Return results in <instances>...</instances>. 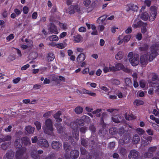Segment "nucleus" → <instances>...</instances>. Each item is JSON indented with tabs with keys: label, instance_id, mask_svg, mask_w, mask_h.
<instances>
[{
	"label": "nucleus",
	"instance_id": "obj_1",
	"mask_svg": "<svg viewBox=\"0 0 159 159\" xmlns=\"http://www.w3.org/2000/svg\"><path fill=\"white\" fill-rule=\"evenodd\" d=\"M150 52L142 54L140 57V62L141 65L145 66L148 61H151L158 55L159 54V44L156 43L151 47Z\"/></svg>",
	"mask_w": 159,
	"mask_h": 159
},
{
	"label": "nucleus",
	"instance_id": "obj_2",
	"mask_svg": "<svg viewBox=\"0 0 159 159\" xmlns=\"http://www.w3.org/2000/svg\"><path fill=\"white\" fill-rule=\"evenodd\" d=\"M42 128L44 133L51 136L54 135L53 132V125L50 119H48L46 120L45 125L43 126Z\"/></svg>",
	"mask_w": 159,
	"mask_h": 159
},
{
	"label": "nucleus",
	"instance_id": "obj_3",
	"mask_svg": "<svg viewBox=\"0 0 159 159\" xmlns=\"http://www.w3.org/2000/svg\"><path fill=\"white\" fill-rule=\"evenodd\" d=\"M131 65L133 66L137 65L139 62V56L138 54L130 52L128 56Z\"/></svg>",
	"mask_w": 159,
	"mask_h": 159
},
{
	"label": "nucleus",
	"instance_id": "obj_4",
	"mask_svg": "<svg viewBox=\"0 0 159 159\" xmlns=\"http://www.w3.org/2000/svg\"><path fill=\"white\" fill-rule=\"evenodd\" d=\"M26 149L25 147H23L17 150L16 153L15 157L16 159H27L24 157V154L26 152Z\"/></svg>",
	"mask_w": 159,
	"mask_h": 159
},
{
	"label": "nucleus",
	"instance_id": "obj_5",
	"mask_svg": "<svg viewBox=\"0 0 159 159\" xmlns=\"http://www.w3.org/2000/svg\"><path fill=\"white\" fill-rule=\"evenodd\" d=\"M79 152L78 150L74 149L70 151V157L68 156L65 155L66 159H70V158L72 159H76L79 156Z\"/></svg>",
	"mask_w": 159,
	"mask_h": 159
},
{
	"label": "nucleus",
	"instance_id": "obj_6",
	"mask_svg": "<svg viewBox=\"0 0 159 159\" xmlns=\"http://www.w3.org/2000/svg\"><path fill=\"white\" fill-rule=\"evenodd\" d=\"M43 151L41 150H39L37 152L36 149H33L31 152L30 155L33 159H40L41 157L39 154H42Z\"/></svg>",
	"mask_w": 159,
	"mask_h": 159
},
{
	"label": "nucleus",
	"instance_id": "obj_7",
	"mask_svg": "<svg viewBox=\"0 0 159 159\" xmlns=\"http://www.w3.org/2000/svg\"><path fill=\"white\" fill-rule=\"evenodd\" d=\"M151 12L149 16V20L150 21H153L156 18V16L157 13V7L155 6H152L151 7Z\"/></svg>",
	"mask_w": 159,
	"mask_h": 159
},
{
	"label": "nucleus",
	"instance_id": "obj_8",
	"mask_svg": "<svg viewBox=\"0 0 159 159\" xmlns=\"http://www.w3.org/2000/svg\"><path fill=\"white\" fill-rule=\"evenodd\" d=\"M139 156V152L134 149L131 150L128 155L129 159H138Z\"/></svg>",
	"mask_w": 159,
	"mask_h": 159
},
{
	"label": "nucleus",
	"instance_id": "obj_9",
	"mask_svg": "<svg viewBox=\"0 0 159 159\" xmlns=\"http://www.w3.org/2000/svg\"><path fill=\"white\" fill-rule=\"evenodd\" d=\"M37 144L39 146L41 147L42 148H46L49 146L48 141L44 139H39Z\"/></svg>",
	"mask_w": 159,
	"mask_h": 159
},
{
	"label": "nucleus",
	"instance_id": "obj_10",
	"mask_svg": "<svg viewBox=\"0 0 159 159\" xmlns=\"http://www.w3.org/2000/svg\"><path fill=\"white\" fill-rule=\"evenodd\" d=\"M48 30L51 34H58L59 33L58 30L57 26L54 23L51 22L49 24Z\"/></svg>",
	"mask_w": 159,
	"mask_h": 159
},
{
	"label": "nucleus",
	"instance_id": "obj_11",
	"mask_svg": "<svg viewBox=\"0 0 159 159\" xmlns=\"http://www.w3.org/2000/svg\"><path fill=\"white\" fill-rule=\"evenodd\" d=\"M61 146V143L59 141H53L52 143V148L56 151L60 150Z\"/></svg>",
	"mask_w": 159,
	"mask_h": 159
},
{
	"label": "nucleus",
	"instance_id": "obj_12",
	"mask_svg": "<svg viewBox=\"0 0 159 159\" xmlns=\"http://www.w3.org/2000/svg\"><path fill=\"white\" fill-rule=\"evenodd\" d=\"M115 66L116 71L120 70H122L124 71L128 72L129 71V70L127 68L124 67V66L120 63H117L115 64Z\"/></svg>",
	"mask_w": 159,
	"mask_h": 159
},
{
	"label": "nucleus",
	"instance_id": "obj_13",
	"mask_svg": "<svg viewBox=\"0 0 159 159\" xmlns=\"http://www.w3.org/2000/svg\"><path fill=\"white\" fill-rule=\"evenodd\" d=\"M92 109H90V116L93 117V116H99L101 114V109H98L96 111H92Z\"/></svg>",
	"mask_w": 159,
	"mask_h": 159
},
{
	"label": "nucleus",
	"instance_id": "obj_14",
	"mask_svg": "<svg viewBox=\"0 0 159 159\" xmlns=\"http://www.w3.org/2000/svg\"><path fill=\"white\" fill-rule=\"evenodd\" d=\"M14 155V152L11 150L8 151L3 157V159H13Z\"/></svg>",
	"mask_w": 159,
	"mask_h": 159
},
{
	"label": "nucleus",
	"instance_id": "obj_15",
	"mask_svg": "<svg viewBox=\"0 0 159 159\" xmlns=\"http://www.w3.org/2000/svg\"><path fill=\"white\" fill-rule=\"evenodd\" d=\"M61 115V112L60 111H58L56 113L54 114L53 117L57 122H61L62 120L60 118V116Z\"/></svg>",
	"mask_w": 159,
	"mask_h": 159
},
{
	"label": "nucleus",
	"instance_id": "obj_16",
	"mask_svg": "<svg viewBox=\"0 0 159 159\" xmlns=\"http://www.w3.org/2000/svg\"><path fill=\"white\" fill-rule=\"evenodd\" d=\"M15 146L16 148H18V149L21 148L22 146V142L20 138L17 139L15 141Z\"/></svg>",
	"mask_w": 159,
	"mask_h": 159
},
{
	"label": "nucleus",
	"instance_id": "obj_17",
	"mask_svg": "<svg viewBox=\"0 0 159 159\" xmlns=\"http://www.w3.org/2000/svg\"><path fill=\"white\" fill-rule=\"evenodd\" d=\"M54 126L56 128L58 133L62 134L63 132V128L62 125L60 123H55Z\"/></svg>",
	"mask_w": 159,
	"mask_h": 159
},
{
	"label": "nucleus",
	"instance_id": "obj_18",
	"mask_svg": "<svg viewBox=\"0 0 159 159\" xmlns=\"http://www.w3.org/2000/svg\"><path fill=\"white\" fill-rule=\"evenodd\" d=\"M85 59V56L84 54L81 53L80 54L77 58V61L78 62H82Z\"/></svg>",
	"mask_w": 159,
	"mask_h": 159
},
{
	"label": "nucleus",
	"instance_id": "obj_19",
	"mask_svg": "<svg viewBox=\"0 0 159 159\" xmlns=\"http://www.w3.org/2000/svg\"><path fill=\"white\" fill-rule=\"evenodd\" d=\"M22 143H23L24 145L27 146L28 144H31L30 140V139L27 137H23L21 139Z\"/></svg>",
	"mask_w": 159,
	"mask_h": 159
},
{
	"label": "nucleus",
	"instance_id": "obj_20",
	"mask_svg": "<svg viewBox=\"0 0 159 159\" xmlns=\"http://www.w3.org/2000/svg\"><path fill=\"white\" fill-rule=\"evenodd\" d=\"M35 128L30 125L26 126L25 127V130L29 134H33L34 130Z\"/></svg>",
	"mask_w": 159,
	"mask_h": 159
},
{
	"label": "nucleus",
	"instance_id": "obj_21",
	"mask_svg": "<svg viewBox=\"0 0 159 159\" xmlns=\"http://www.w3.org/2000/svg\"><path fill=\"white\" fill-rule=\"evenodd\" d=\"M143 24V23L139 20H134V22L133 24V26L134 28H136L141 27Z\"/></svg>",
	"mask_w": 159,
	"mask_h": 159
},
{
	"label": "nucleus",
	"instance_id": "obj_22",
	"mask_svg": "<svg viewBox=\"0 0 159 159\" xmlns=\"http://www.w3.org/2000/svg\"><path fill=\"white\" fill-rule=\"evenodd\" d=\"M11 144V142H6L3 143L1 146V148L4 150H6Z\"/></svg>",
	"mask_w": 159,
	"mask_h": 159
},
{
	"label": "nucleus",
	"instance_id": "obj_23",
	"mask_svg": "<svg viewBox=\"0 0 159 159\" xmlns=\"http://www.w3.org/2000/svg\"><path fill=\"white\" fill-rule=\"evenodd\" d=\"M72 135L74 137H75L76 140L79 139V131L77 129H74L72 130Z\"/></svg>",
	"mask_w": 159,
	"mask_h": 159
},
{
	"label": "nucleus",
	"instance_id": "obj_24",
	"mask_svg": "<svg viewBox=\"0 0 159 159\" xmlns=\"http://www.w3.org/2000/svg\"><path fill=\"white\" fill-rule=\"evenodd\" d=\"M74 40L76 43H79L82 40L83 37L80 34H77L73 36Z\"/></svg>",
	"mask_w": 159,
	"mask_h": 159
},
{
	"label": "nucleus",
	"instance_id": "obj_25",
	"mask_svg": "<svg viewBox=\"0 0 159 159\" xmlns=\"http://www.w3.org/2000/svg\"><path fill=\"white\" fill-rule=\"evenodd\" d=\"M55 58V56L53 53L50 52L48 53L47 56V60L48 62L52 61Z\"/></svg>",
	"mask_w": 159,
	"mask_h": 159
},
{
	"label": "nucleus",
	"instance_id": "obj_26",
	"mask_svg": "<svg viewBox=\"0 0 159 159\" xmlns=\"http://www.w3.org/2000/svg\"><path fill=\"white\" fill-rule=\"evenodd\" d=\"M121 119V117L119 115H117L112 117V120L115 122L118 123Z\"/></svg>",
	"mask_w": 159,
	"mask_h": 159
},
{
	"label": "nucleus",
	"instance_id": "obj_27",
	"mask_svg": "<svg viewBox=\"0 0 159 159\" xmlns=\"http://www.w3.org/2000/svg\"><path fill=\"white\" fill-rule=\"evenodd\" d=\"M140 140V138L139 136L137 134H135L133 139V142L134 143H138Z\"/></svg>",
	"mask_w": 159,
	"mask_h": 159
},
{
	"label": "nucleus",
	"instance_id": "obj_28",
	"mask_svg": "<svg viewBox=\"0 0 159 159\" xmlns=\"http://www.w3.org/2000/svg\"><path fill=\"white\" fill-rule=\"evenodd\" d=\"M123 55V53L122 52L119 51L115 55V58L117 60H119L121 59Z\"/></svg>",
	"mask_w": 159,
	"mask_h": 159
},
{
	"label": "nucleus",
	"instance_id": "obj_29",
	"mask_svg": "<svg viewBox=\"0 0 159 159\" xmlns=\"http://www.w3.org/2000/svg\"><path fill=\"white\" fill-rule=\"evenodd\" d=\"M144 102L140 100L136 99L134 102V104L136 106H139L142 105L144 104Z\"/></svg>",
	"mask_w": 159,
	"mask_h": 159
},
{
	"label": "nucleus",
	"instance_id": "obj_30",
	"mask_svg": "<svg viewBox=\"0 0 159 159\" xmlns=\"http://www.w3.org/2000/svg\"><path fill=\"white\" fill-rule=\"evenodd\" d=\"M49 40L51 41H57L58 40V38L57 35H52L48 37Z\"/></svg>",
	"mask_w": 159,
	"mask_h": 159
},
{
	"label": "nucleus",
	"instance_id": "obj_31",
	"mask_svg": "<svg viewBox=\"0 0 159 159\" xmlns=\"http://www.w3.org/2000/svg\"><path fill=\"white\" fill-rule=\"evenodd\" d=\"M149 16L148 14L146 12H144L141 15V18L143 20L146 21L148 19Z\"/></svg>",
	"mask_w": 159,
	"mask_h": 159
},
{
	"label": "nucleus",
	"instance_id": "obj_32",
	"mask_svg": "<svg viewBox=\"0 0 159 159\" xmlns=\"http://www.w3.org/2000/svg\"><path fill=\"white\" fill-rule=\"evenodd\" d=\"M63 147L65 151L66 152H68L70 149V146L67 143H65L64 144Z\"/></svg>",
	"mask_w": 159,
	"mask_h": 159
},
{
	"label": "nucleus",
	"instance_id": "obj_33",
	"mask_svg": "<svg viewBox=\"0 0 159 159\" xmlns=\"http://www.w3.org/2000/svg\"><path fill=\"white\" fill-rule=\"evenodd\" d=\"M83 111V109L82 107L79 106L76 107L75 109V112L78 114H80L82 113Z\"/></svg>",
	"mask_w": 159,
	"mask_h": 159
},
{
	"label": "nucleus",
	"instance_id": "obj_34",
	"mask_svg": "<svg viewBox=\"0 0 159 159\" xmlns=\"http://www.w3.org/2000/svg\"><path fill=\"white\" fill-rule=\"evenodd\" d=\"M76 125L77 126H82L84 125V121L81 119H77L75 121Z\"/></svg>",
	"mask_w": 159,
	"mask_h": 159
},
{
	"label": "nucleus",
	"instance_id": "obj_35",
	"mask_svg": "<svg viewBox=\"0 0 159 159\" xmlns=\"http://www.w3.org/2000/svg\"><path fill=\"white\" fill-rule=\"evenodd\" d=\"M70 8L74 9L75 12L76 11L78 13H80V8L78 5H71Z\"/></svg>",
	"mask_w": 159,
	"mask_h": 159
},
{
	"label": "nucleus",
	"instance_id": "obj_36",
	"mask_svg": "<svg viewBox=\"0 0 159 159\" xmlns=\"http://www.w3.org/2000/svg\"><path fill=\"white\" fill-rule=\"evenodd\" d=\"M11 136L10 135H7L4 136V137L2 138V141H10L11 140Z\"/></svg>",
	"mask_w": 159,
	"mask_h": 159
},
{
	"label": "nucleus",
	"instance_id": "obj_37",
	"mask_svg": "<svg viewBox=\"0 0 159 159\" xmlns=\"http://www.w3.org/2000/svg\"><path fill=\"white\" fill-rule=\"evenodd\" d=\"M34 124L35 125L36 129L38 130H39L41 129V123L38 121H36L34 122Z\"/></svg>",
	"mask_w": 159,
	"mask_h": 159
},
{
	"label": "nucleus",
	"instance_id": "obj_38",
	"mask_svg": "<svg viewBox=\"0 0 159 159\" xmlns=\"http://www.w3.org/2000/svg\"><path fill=\"white\" fill-rule=\"evenodd\" d=\"M107 16H103L99 17L97 20V21L99 23H102L106 19Z\"/></svg>",
	"mask_w": 159,
	"mask_h": 159
},
{
	"label": "nucleus",
	"instance_id": "obj_39",
	"mask_svg": "<svg viewBox=\"0 0 159 159\" xmlns=\"http://www.w3.org/2000/svg\"><path fill=\"white\" fill-rule=\"evenodd\" d=\"M136 130L138 133L140 135L143 134L144 135L145 133V131L143 129L140 128H137L136 129Z\"/></svg>",
	"mask_w": 159,
	"mask_h": 159
},
{
	"label": "nucleus",
	"instance_id": "obj_40",
	"mask_svg": "<svg viewBox=\"0 0 159 159\" xmlns=\"http://www.w3.org/2000/svg\"><path fill=\"white\" fill-rule=\"evenodd\" d=\"M157 149V147L155 146L152 147H149L148 150V152L152 153V154L153 152H154Z\"/></svg>",
	"mask_w": 159,
	"mask_h": 159
},
{
	"label": "nucleus",
	"instance_id": "obj_41",
	"mask_svg": "<svg viewBox=\"0 0 159 159\" xmlns=\"http://www.w3.org/2000/svg\"><path fill=\"white\" fill-rule=\"evenodd\" d=\"M143 139H145L148 143L151 142L152 140V138L151 136H147L146 135L144 134L143 136Z\"/></svg>",
	"mask_w": 159,
	"mask_h": 159
},
{
	"label": "nucleus",
	"instance_id": "obj_42",
	"mask_svg": "<svg viewBox=\"0 0 159 159\" xmlns=\"http://www.w3.org/2000/svg\"><path fill=\"white\" fill-rule=\"evenodd\" d=\"M131 38L130 35H127L125 36L123 38V41L125 43L128 42Z\"/></svg>",
	"mask_w": 159,
	"mask_h": 159
},
{
	"label": "nucleus",
	"instance_id": "obj_43",
	"mask_svg": "<svg viewBox=\"0 0 159 159\" xmlns=\"http://www.w3.org/2000/svg\"><path fill=\"white\" fill-rule=\"evenodd\" d=\"M81 153L82 155H85L87 153V151L86 150L85 148L81 147L80 148Z\"/></svg>",
	"mask_w": 159,
	"mask_h": 159
},
{
	"label": "nucleus",
	"instance_id": "obj_44",
	"mask_svg": "<svg viewBox=\"0 0 159 159\" xmlns=\"http://www.w3.org/2000/svg\"><path fill=\"white\" fill-rule=\"evenodd\" d=\"M52 113V111H48L43 114V117L45 118H47L48 117L50 116L51 115V114Z\"/></svg>",
	"mask_w": 159,
	"mask_h": 159
},
{
	"label": "nucleus",
	"instance_id": "obj_45",
	"mask_svg": "<svg viewBox=\"0 0 159 159\" xmlns=\"http://www.w3.org/2000/svg\"><path fill=\"white\" fill-rule=\"evenodd\" d=\"M108 97V98L110 99L114 100L117 98V97L115 95H111L110 94L109 92H108L107 94Z\"/></svg>",
	"mask_w": 159,
	"mask_h": 159
},
{
	"label": "nucleus",
	"instance_id": "obj_46",
	"mask_svg": "<svg viewBox=\"0 0 159 159\" xmlns=\"http://www.w3.org/2000/svg\"><path fill=\"white\" fill-rule=\"evenodd\" d=\"M142 144L143 146H146L148 145L149 143L145 139H143V138H141Z\"/></svg>",
	"mask_w": 159,
	"mask_h": 159
},
{
	"label": "nucleus",
	"instance_id": "obj_47",
	"mask_svg": "<svg viewBox=\"0 0 159 159\" xmlns=\"http://www.w3.org/2000/svg\"><path fill=\"white\" fill-rule=\"evenodd\" d=\"M59 25L60 27L62 29L65 30L66 29V24H63L59 22Z\"/></svg>",
	"mask_w": 159,
	"mask_h": 159
},
{
	"label": "nucleus",
	"instance_id": "obj_48",
	"mask_svg": "<svg viewBox=\"0 0 159 159\" xmlns=\"http://www.w3.org/2000/svg\"><path fill=\"white\" fill-rule=\"evenodd\" d=\"M84 4L86 7H87L88 9H89V0H84Z\"/></svg>",
	"mask_w": 159,
	"mask_h": 159
},
{
	"label": "nucleus",
	"instance_id": "obj_49",
	"mask_svg": "<svg viewBox=\"0 0 159 159\" xmlns=\"http://www.w3.org/2000/svg\"><path fill=\"white\" fill-rule=\"evenodd\" d=\"M131 10L134 11H136L138 9V7L136 5H132L130 6Z\"/></svg>",
	"mask_w": 159,
	"mask_h": 159
},
{
	"label": "nucleus",
	"instance_id": "obj_50",
	"mask_svg": "<svg viewBox=\"0 0 159 159\" xmlns=\"http://www.w3.org/2000/svg\"><path fill=\"white\" fill-rule=\"evenodd\" d=\"M125 118L127 120H132L134 118V117L133 115H129L126 114L125 116Z\"/></svg>",
	"mask_w": 159,
	"mask_h": 159
},
{
	"label": "nucleus",
	"instance_id": "obj_51",
	"mask_svg": "<svg viewBox=\"0 0 159 159\" xmlns=\"http://www.w3.org/2000/svg\"><path fill=\"white\" fill-rule=\"evenodd\" d=\"M14 11L17 16L20 15L21 13V11H20L17 8L14 9Z\"/></svg>",
	"mask_w": 159,
	"mask_h": 159
},
{
	"label": "nucleus",
	"instance_id": "obj_52",
	"mask_svg": "<svg viewBox=\"0 0 159 159\" xmlns=\"http://www.w3.org/2000/svg\"><path fill=\"white\" fill-rule=\"evenodd\" d=\"M56 46L57 48L60 49H62L64 48V44L62 43H57L56 44Z\"/></svg>",
	"mask_w": 159,
	"mask_h": 159
},
{
	"label": "nucleus",
	"instance_id": "obj_53",
	"mask_svg": "<svg viewBox=\"0 0 159 159\" xmlns=\"http://www.w3.org/2000/svg\"><path fill=\"white\" fill-rule=\"evenodd\" d=\"M15 59L14 56L10 55H9L7 58V61L9 62L11 61L14 60Z\"/></svg>",
	"mask_w": 159,
	"mask_h": 159
},
{
	"label": "nucleus",
	"instance_id": "obj_54",
	"mask_svg": "<svg viewBox=\"0 0 159 159\" xmlns=\"http://www.w3.org/2000/svg\"><path fill=\"white\" fill-rule=\"evenodd\" d=\"M144 157H145L150 158L152 156V153L148 152L145 153L144 155Z\"/></svg>",
	"mask_w": 159,
	"mask_h": 159
},
{
	"label": "nucleus",
	"instance_id": "obj_55",
	"mask_svg": "<svg viewBox=\"0 0 159 159\" xmlns=\"http://www.w3.org/2000/svg\"><path fill=\"white\" fill-rule=\"evenodd\" d=\"M103 70L105 73L110 71L109 66V67L104 66L103 69Z\"/></svg>",
	"mask_w": 159,
	"mask_h": 159
},
{
	"label": "nucleus",
	"instance_id": "obj_56",
	"mask_svg": "<svg viewBox=\"0 0 159 159\" xmlns=\"http://www.w3.org/2000/svg\"><path fill=\"white\" fill-rule=\"evenodd\" d=\"M81 144L84 146H86L87 145V140L84 138H81Z\"/></svg>",
	"mask_w": 159,
	"mask_h": 159
},
{
	"label": "nucleus",
	"instance_id": "obj_57",
	"mask_svg": "<svg viewBox=\"0 0 159 159\" xmlns=\"http://www.w3.org/2000/svg\"><path fill=\"white\" fill-rule=\"evenodd\" d=\"M23 11L24 14H27L29 11V8L27 6H24L23 8Z\"/></svg>",
	"mask_w": 159,
	"mask_h": 159
},
{
	"label": "nucleus",
	"instance_id": "obj_58",
	"mask_svg": "<svg viewBox=\"0 0 159 159\" xmlns=\"http://www.w3.org/2000/svg\"><path fill=\"white\" fill-rule=\"evenodd\" d=\"M52 80L57 83H59V79L56 76H53L52 77Z\"/></svg>",
	"mask_w": 159,
	"mask_h": 159
},
{
	"label": "nucleus",
	"instance_id": "obj_59",
	"mask_svg": "<svg viewBox=\"0 0 159 159\" xmlns=\"http://www.w3.org/2000/svg\"><path fill=\"white\" fill-rule=\"evenodd\" d=\"M14 38V35L13 34H11L7 37L6 39L8 41H10V40L13 39Z\"/></svg>",
	"mask_w": 159,
	"mask_h": 159
},
{
	"label": "nucleus",
	"instance_id": "obj_60",
	"mask_svg": "<svg viewBox=\"0 0 159 159\" xmlns=\"http://www.w3.org/2000/svg\"><path fill=\"white\" fill-rule=\"evenodd\" d=\"M148 46L147 45H145L143 47H140L139 48L140 50L142 51H145L148 48Z\"/></svg>",
	"mask_w": 159,
	"mask_h": 159
},
{
	"label": "nucleus",
	"instance_id": "obj_61",
	"mask_svg": "<svg viewBox=\"0 0 159 159\" xmlns=\"http://www.w3.org/2000/svg\"><path fill=\"white\" fill-rule=\"evenodd\" d=\"M137 94L139 97H143L144 96V92L142 91H139L138 92Z\"/></svg>",
	"mask_w": 159,
	"mask_h": 159
},
{
	"label": "nucleus",
	"instance_id": "obj_62",
	"mask_svg": "<svg viewBox=\"0 0 159 159\" xmlns=\"http://www.w3.org/2000/svg\"><path fill=\"white\" fill-rule=\"evenodd\" d=\"M109 67L110 70V71H117L116 66H114L111 65L110 64L109 65Z\"/></svg>",
	"mask_w": 159,
	"mask_h": 159
},
{
	"label": "nucleus",
	"instance_id": "obj_63",
	"mask_svg": "<svg viewBox=\"0 0 159 159\" xmlns=\"http://www.w3.org/2000/svg\"><path fill=\"white\" fill-rule=\"evenodd\" d=\"M32 142L33 143H35L37 142H38V138L36 136H34L31 138Z\"/></svg>",
	"mask_w": 159,
	"mask_h": 159
},
{
	"label": "nucleus",
	"instance_id": "obj_64",
	"mask_svg": "<svg viewBox=\"0 0 159 159\" xmlns=\"http://www.w3.org/2000/svg\"><path fill=\"white\" fill-rule=\"evenodd\" d=\"M38 16V13L37 12H34L32 15V18L34 20L36 19Z\"/></svg>",
	"mask_w": 159,
	"mask_h": 159
}]
</instances>
